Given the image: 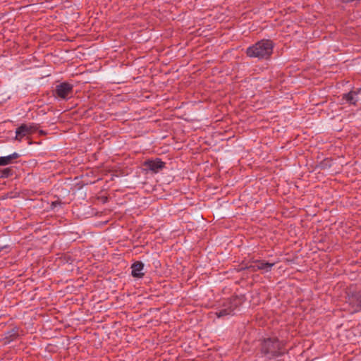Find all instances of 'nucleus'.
<instances>
[{
    "instance_id": "obj_9",
    "label": "nucleus",
    "mask_w": 361,
    "mask_h": 361,
    "mask_svg": "<svg viewBox=\"0 0 361 361\" xmlns=\"http://www.w3.org/2000/svg\"><path fill=\"white\" fill-rule=\"evenodd\" d=\"M360 89L357 91H352L343 95V99L350 104H355L358 100V94Z\"/></svg>"
},
{
    "instance_id": "obj_3",
    "label": "nucleus",
    "mask_w": 361,
    "mask_h": 361,
    "mask_svg": "<svg viewBox=\"0 0 361 361\" xmlns=\"http://www.w3.org/2000/svg\"><path fill=\"white\" fill-rule=\"evenodd\" d=\"M37 130V126L33 123L22 124L16 130L15 140L21 142L25 137L35 133Z\"/></svg>"
},
{
    "instance_id": "obj_7",
    "label": "nucleus",
    "mask_w": 361,
    "mask_h": 361,
    "mask_svg": "<svg viewBox=\"0 0 361 361\" xmlns=\"http://www.w3.org/2000/svg\"><path fill=\"white\" fill-rule=\"evenodd\" d=\"M348 302L353 308V312L361 311V293L349 296Z\"/></svg>"
},
{
    "instance_id": "obj_6",
    "label": "nucleus",
    "mask_w": 361,
    "mask_h": 361,
    "mask_svg": "<svg viewBox=\"0 0 361 361\" xmlns=\"http://www.w3.org/2000/svg\"><path fill=\"white\" fill-rule=\"evenodd\" d=\"M274 265V263H269L264 261H256L253 265L250 267V268L254 271L262 270L264 272H269L271 271Z\"/></svg>"
},
{
    "instance_id": "obj_10",
    "label": "nucleus",
    "mask_w": 361,
    "mask_h": 361,
    "mask_svg": "<svg viewBox=\"0 0 361 361\" xmlns=\"http://www.w3.org/2000/svg\"><path fill=\"white\" fill-rule=\"evenodd\" d=\"M18 157L19 154L16 152H14L8 156L0 157V166H6L10 164L13 159H17Z\"/></svg>"
},
{
    "instance_id": "obj_2",
    "label": "nucleus",
    "mask_w": 361,
    "mask_h": 361,
    "mask_svg": "<svg viewBox=\"0 0 361 361\" xmlns=\"http://www.w3.org/2000/svg\"><path fill=\"white\" fill-rule=\"evenodd\" d=\"M261 353L267 360H271L282 354L281 343L276 338H269L262 343Z\"/></svg>"
},
{
    "instance_id": "obj_11",
    "label": "nucleus",
    "mask_w": 361,
    "mask_h": 361,
    "mask_svg": "<svg viewBox=\"0 0 361 361\" xmlns=\"http://www.w3.org/2000/svg\"><path fill=\"white\" fill-rule=\"evenodd\" d=\"M236 308V305H232L228 308H224L216 312L218 317H221L227 315H231L233 314L234 310Z\"/></svg>"
},
{
    "instance_id": "obj_4",
    "label": "nucleus",
    "mask_w": 361,
    "mask_h": 361,
    "mask_svg": "<svg viewBox=\"0 0 361 361\" xmlns=\"http://www.w3.org/2000/svg\"><path fill=\"white\" fill-rule=\"evenodd\" d=\"M73 86L68 82H62L56 87V94L61 99H67L73 94Z\"/></svg>"
},
{
    "instance_id": "obj_12",
    "label": "nucleus",
    "mask_w": 361,
    "mask_h": 361,
    "mask_svg": "<svg viewBox=\"0 0 361 361\" xmlns=\"http://www.w3.org/2000/svg\"><path fill=\"white\" fill-rule=\"evenodd\" d=\"M12 169L9 168H6L1 171V178H8L12 174Z\"/></svg>"
},
{
    "instance_id": "obj_5",
    "label": "nucleus",
    "mask_w": 361,
    "mask_h": 361,
    "mask_svg": "<svg viewBox=\"0 0 361 361\" xmlns=\"http://www.w3.org/2000/svg\"><path fill=\"white\" fill-rule=\"evenodd\" d=\"M164 162L161 161L159 159H156L154 160H147L145 161L144 166L146 170L151 171L153 173H157L159 170L162 169L164 167Z\"/></svg>"
},
{
    "instance_id": "obj_8",
    "label": "nucleus",
    "mask_w": 361,
    "mask_h": 361,
    "mask_svg": "<svg viewBox=\"0 0 361 361\" xmlns=\"http://www.w3.org/2000/svg\"><path fill=\"white\" fill-rule=\"evenodd\" d=\"M144 264L141 262H136L131 266V274L135 278L140 279L144 276L142 272Z\"/></svg>"
},
{
    "instance_id": "obj_1",
    "label": "nucleus",
    "mask_w": 361,
    "mask_h": 361,
    "mask_svg": "<svg viewBox=\"0 0 361 361\" xmlns=\"http://www.w3.org/2000/svg\"><path fill=\"white\" fill-rule=\"evenodd\" d=\"M273 43L268 39H262L257 42L247 49L246 54L249 57L266 59L272 53Z\"/></svg>"
}]
</instances>
